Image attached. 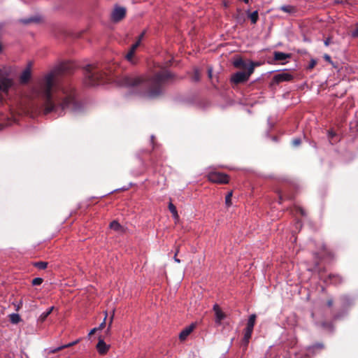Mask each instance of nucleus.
<instances>
[{
	"mask_svg": "<svg viewBox=\"0 0 358 358\" xmlns=\"http://www.w3.org/2000/svg\"><path fill=\"white\" fill-rule=\"evenodd\" d=\"M232 195H233V192H229L226 195V197H225V204H226L227 207H230L231 206V204H232V202H231Z\"/></svg>",
	"mask_w": 358,
	"mask_h": 358,
	"instance_id": "22",
	"label": "nucleus"
},
{
	"mask_svg": "<svg viewBox=\"0 0 358 358\" xmlns=\"http://www.w3.org/2000/svg\"><path fill=\"white\" fill-rule=\"evenodd\" d=\"M110 228L117 232H120L122 230V226L117 221H113L110 224Z\"/></svg>",
	"mask_w": 358,
	"mask_h": 358,
	"instance_id": "19",
	"label": "nucleus"
},
{
	"mask_svg": "<svg viewBox=\"0 0 358 358\" xmlns=\"http://www.w3.org/2000/svg\"><path fill=\"white\" fill-rule=\"evenodd\" d=\"M354 36H358V29L354 34Z\"/></svg>",
	"mask_w": 358,
	"mask_h": 358,
	"instance_id": "43",
	"label": "nucleus"
},
{
	"mask_svg": "<svg viewBox=\"0 0 358 358\" xmlns=\"http://www.w3.org/2000/svg\"><path fill=\"white\" fill-rule=\"evenodd\" d=\"M145 35V31L142 32L141 35L138 36V40H140V43L141 42V40L143 39V36Z\"/></svg>",
	"mask_w": 358,
	"mask_h": 358,
	"instance_id": "34",
	"label": "nucleus"
},
{
	"mask_svg": "<svg viewBox=\"0 0 358 358\" xmlns=\"http://www.w3.org/2000/svg\"><path fill=\"white\" fill-rule=\"evenodd\" d=\"M178 252H179V248L178 247L177 249H176V253H175V256H177Z\"/></svg>",
	"mask_w": 358,
	"mask_h": 358,
	"instance_id": "41",
	"label": "nucleus"
},
{
	"mask_svg": "<svg viewBox=\"0 0 358 358\" xmlns=\"http://www.w3.org/2000/svg\"><path fill=\"white\" fill-rule=\"evenodd\" d=\"M31 67L32 63L29 62L27 66L24 69L20 76V81L22 84H25L29 82L31 76Z\"/></svg>",
	"mask_w": 358,
	"mask_h": 358,
	"instance_id": "8",
	"label": "nucleus"
},
{
	"mask_svg": "<svg viewBox=\"0 0 358 358\" xmlns=\"http://www.w3.org/2000/svg\"><path fill=\"white\" fill-rule=\"evenodd\" d=\"M3 27H4L3 24L1 23V24H0V34H1V31H3Z\"/></svg>",
	"mask_w": 358,
	"mask_h": 358,
	"instance_id": "38",
	"label": "nucleus"
},
{
	"mask_svg": "<svg viewBox=\"0 0 358 358\" xmlns=\"http://www.w3.org/2000/svg\"><path fill=\"white\" fill-rule=\"evenodd\" d=\"M56 73L53 71L45 74L32 88L34 97L43 101V113H58L69 109L76 111L80 105L77 102L74 88L69 85H56Z\"/></svg>",
	"mask_w": 358,
	"mask_h": 358,
	"instance_id": "1",
	"label": "nucleus"
},
{
	"mask_svg": "<svg viewBox=\"0 0 358 358\" xmlns=\"http://www.w3.org/2000/svg\"><path fill=\"white\" fill-rule=\"evenodd\" d=\"M194 324H192L191 325L185 327L179 334V338L181 341H185L187 337L192 333L193 329H194Z\"/></svg>",
	"mask_w": 358,
	"mask_h": 358,
	"instance_id": "13",
	"label": "nucleus"
},
{
	"mask_svg": "<svg viewBox=\"0 0 358 358\" xmlns=\"http://www.w3.org/2000/svg\"><path fill=\"white\" fill-rule=\"evenodd\" d=\"M249 17L252 22V24H255L258 20V12L254 11L252 13L249 15Z\"/></svg>",
	"mask_w": 358,
	"mask_h": 358,
	"instance_id": "23",
	"label": "nucleus"
},
{
	"mask_svg": "<svg viewBox=\"0 0 358 358\" xmlns=\"http://www.w3.org/2000/svg\"><path fill=\"white\" fill-rule=\"evenodd\" d=\"M113 318H114V310L113 311V314L110 318V320H109V323H108V329L106 330V334H108L110 331V328H111V325H112V323H113Z\"/></svg>",
	"mask_w": 358,
	"mask_h": 358,
	"instance_id": "27",
	"label": "nucleus"
},
{
	"mask_svg": "<svg viewBox=\"0 0 358 358\" xmlns=\"http://www.w3.org/2000/svg\"><path fill=\"white\" fill-rule=\"evenodd\" d=\"M13 85V80L8 78H0V90L7 92Z\"/></svg>",
	"mask_w": 358,
	"mask_h": 358,
	"instance_id": "12",
	"label": "nucleus"
},
{
	"mask_svg": "<svg viewBox=\"0 0 358 358\" xmlns=\"http://www.w3.org/2000/svg\"><path fill=\"white\" fill-rule=\"evenodd\" d=\"M328 305L329 306H331L332 305V301H328Z\"/></svg>",
	"mask_w": 358,
	"mask_h": 358,
	"instance_id": "44",
	"label": "nucleus"
},
{
	"mask_svg": "<svg viewBox=\"0 0 358 358\" xmlns=\"http://www.w3.org/2000/svg\"><path fill=\"white\" fill-rule=\"evenodd\" d=\"M213 310L215 315V323L220 324L222 321L226 317V315L217 304L213 306Z\"/></svg>",
	"mask_w": 358,
	"mask_h": 358,
	"instance_id": "10",
	"label": "nucleus"
},
{
	"mask_svg": "<svg viewBox=\"0 0 358 358\" xmlns=\"http://www.w3.org/2000/svg\"><path fill=\"white\" fill-rule=\"evenodd\" d=\"M329 43H330V40L328 38L325 41H324V45L326 46L329 45Z\"/></svg>",
	"mask_w": 358,
	"mask_h": 358,
	"instance_id": "37",
	"label": "nucleus"
},
{
	"mask_svg": "<svg viewBox=\"0 0 358 358\" xmlns=\"http://www.w3.org/2000/svg\"><path fill=\"white\" fill-rule=\"evenodd\" d=\"M301 143V140L299 138H295L292 141V144L294 146H298Z\"/></svg>",
	"mask_w": 358,
	"mask_h": 358,
	"instance_id": "31",
	"label": "nucleus"
},
{
	"mask_svg": "<svg viewBox=\"0 0 358 358\" xmlns=\"http://www.w3.org/2000/svg\"><path fill=\"white\" fill-rule=\"evenodd\" d=\"M248 62L242 59L241 58H238L233 62V65L234 67L238 69H246L248 71V67L249 65V62Z\"/></svg>",
	"mask_w": 358,
	"mask_h": 358,
	"instance_id": "14",
	"label": "nucleus"
},
{
	"mask_svg": "<svg viewBox=\"0 0 358 358\" xmlns=\"http://www.w3.org/2000/svg\"><path fill=\"white\" fill-rule=\"evenodd\" d=\"M324 58L326 61L331 62V57L329 55H324Z\"/></svg>",
	"mask_w": 358,
	"mask_h": 358,
	"instance_id": "32",
	"label": "nucleus"
},
{
	"mask_svg": "<svg viewBox=\"0 0 358 358\" xmlns=\"http://www.w3.org/2000/svg\"><path fill=\"white\" fill-rule=\"evenodd\" d=\"M208 76L210 78L212 76V69H208Z\"/></svg>",
	"mask_w": 358,
	"mask_h": 358,
	"instance_id": "40",
	"label": "nucleus"
},
{
	"mask_svg": "<svg viewBox=\"0 0 358 358\" xmlns=\"http://www.w3.org/2000/svg\"><path fill=\"white\" fill-rule=\"evenodd\" d=\"M140 40H138L131 47L130 50L132 51L136 52V50L137 48L140 45Z\"/></svg>",
	"mask_w": 358,
	"mask_h": 358,
	"instance_id": "30",
	"label": "nucleus"
},
{
	"mask_svg": "<svg viewBox=\"0 0 358 358\" xmlns=\"http://www.w3.org/2000/svg\"><path fill=\"white\" fill-rule=\"evenodd\" d=\"M126 15V10L122 7H116L113 10L111 17L114 22H119L122 20Z\"/></svg>",
	"mask_w": 358,
	"mask_h": 358,
	"instance_id": "9",
	"label": "nucleus"
},
{
	"mask_svg": "<svg viewBox=\"0 0 358 358\" xmlns=\"http://www.w3.org/2000/svg\"><path fill=\"white\" fill-rule=\"evenodd\" d=\"M43 282V279L41 278H36L32 280L33 285H40Z\"/></svg>",
	"mask_w": 358,
	"mask_h": 358,
	"instance_id": "29",
	"label": "nucleus"
},
{
	"mask_svg": "<svg viewBox=\"0 0 358 358\" xmlns=\"http://www.w3.org/2000/svg\"><path fill=\"white\" fill-rule=\"evenodd\" d=\"M9 319L11 323L17 324L20 322V316L17 313H12L9 315Z\"/></svg>",
	"mask_w": 358,
	"mask_h": 358,
	"instance_id": "20",
	"label": "nucleus"
},
{
	"mask_svg": "<svg viewBox=\"0 0 358 358\" xmlns=\"http://www.w3.org/2000/svg\"><path fill=\"white\" fill-rule=\"evenodd\" d=\"M55 307H50L47 311L43 312L38 317V321L43 322L45 320V319L48 317V315L52 312Z\"/></svg>",
	"mask_w": 358,
	"mask_h": 358,
	"instance_id": "17",
	"label": "nucleus"
},
{
	"mask_svg": "<svg viewBox=\"0 0 358 358\" xmlns=\"http://www.w3.org/2000/svg\"><path fill=\"white\" fill-rule=\"evenodd\" d=\"M174 261L177 263L180 262V260L179 259H178L176 256H174Z\"/></svg>",
	"mask_w": 358,
	"mask_h": 358,
	"instance_id": "39",
	"label": "nucleus"
},
{
	"mask_svg": "<svg viewBox=\"0 0 358 358\" xmlns=\"http://www.w3.org/2000/svg\"><path fill=\"white\" fill-rule=\"evenodd\" d=\"M169 210L171 211V213H172L173 215V217L176 219V220H178L179 218V215L178 214V211L176 210V206L172 203H170L169 204Z\"/></svg>",
	"mask_w": 358,
	"mask_h": 358,
	"instance_id": "21",
	"label": "nucleus"
},
{
	"mask_svg": "<svg viewBox=\"0 0 358 358\" xmlns=\"http://www.w3.org/2000/svg\"><path fill=\"white\" fill-rule=\"evenodd\" d=\"M207 178L208 180L214 183L227 184L229 182L228 175L217 171L209 172L207 175Z\"/></svg>",
	"mask_w": 358,
	"mask_h": 358,
	"instance_id": "5",
	"label": "nucleus"
},
{
	"mask_svg": "<svg viewBox=\"0 0 358 358\" xmlns=\"http://www.w3.org/2000/svg\"><path fill=\"white\" fill-rule=\"evenodd\" d=\"M289 57H290L289 54H286V53H284L282 52H274V59L276 61L285 60Z\"/></svg>",
	"mask_w": 358,
	"mask_h": 358,
	"instance_id": "16",
	"label": "nucleus"
},
{
	"mask_svg": "<svg viewBox=\"0 0 358 358\" xmlns=\"http://www.w3.org/2000/svg\"><path fill=\"white\" fill-rule=\"evenodd\" d=\"M199 79H200V73L197 69H195L194 76L192 77V80L195 82H197L199 80Z\"/></svg>",
	"mask_w": 358,
	"mask_h": 358,
	"instance_id": "28",
	"label": "nucleus"
},
{
	"mask_svg": "<svg viewBox=\"0 0 358 358\" xmlns=\"http://www.w3.org/2000/svg\"><path fill=\"white\" fill-rule=\"evenodd\" d=\"M135 54L134 51H132L129 50V51L127 52V54L125 55V58L127 61H129L131 63H134L133 60L134 55Z\"/></svg>",
	"mask_w": 358,
	"mask_h": 358,
	"instance_id": "24",
	"label": "nucleus"
},
{
	"mask_svg": "<svg viewBox=\"0 0 358 358\" xmlns=\"http://www.w3.org/2000/svg\"><path fill=\"white\" fill-rule=\"evenodd\" d=\"M259 63L250 62L247 71H238L234 73L231 78L232 83L238 84L247 81L254 72L255 67L259 66Z\"/></svg>",
	"mask_w": 358,
	"mask_h": 358,
	"instance_id": "4",
	"label": "nucleus"
},
{
	"mask_svg": "<svg viewBox=\"0 0 358 358\" xmlns=\"http://www.w3.org/2000/svg\"><path fill=\"white\" fill-rule=\"evenodd\" d=\"M300 211H301V213L302 215H303V214H304L303 210L302 209H300Z\"/></svg>",
	"mask_w": 358,
	"mask_h": 358,
	"instance_id": "45",
	"label": "nucleus"
},
{
	"mask_svg": "<svg viewBox=\"0 0 358 358\" xmlns=\"http://www.w3.org/2000/svg\"><path fill=\"white\" fill-rule=\"evenodd\" d=\"M78 343V340L75 341H73V342H72V343H68V344H66V345H62V346L58 347V348H55V349H53V350H51V351H50V352H52V353H55V352H58V351H59V350H62V349H64V348L71 347V346H73V345H76V343Z\"/></svg>",
	"mask_w": 358,
	"mask_h": 358,
	"instance_id": "18",
	"label": "nucleus"
},
{
	"mask_svg": "<svg viewBox=\"0 0 358 358\" xmlns=\"http://www.w3.org/2000/svg\"><path fill=\"white\" fill-rule=\"evenodd\" d=\"M293 76L288 72H281L275 74L271 80V85H275L283 82H289L293 79Z\"/></svg>",
	"mask_w": 358,
	"mask_h": 358,
	"instance_id": "7",
	"label": "nucleus"
},
{
	"mask_svg": "<svg viewBox=\"0 0 358 358\" xmlns=\"http://www.w3.org/2000/svg\"><path fill=\"white\" fill-rule=\"evenodd\" d=\"M105 72L99 71L94 65H88L85 69V83L88 85H95L104 83Z\"/></svg>",
	"mask_w": 358,
	"mask_h": 358,
	"instance_id": "3",
	"label": "nucleus"
},
{
	"mask_svg": "<svg viewBox=\"0 0 358 358\" xmlns=\"http://www.w3.org/2000/svg\"><path fill=\"white\" fill-rule=\"evenodd\" d=\"M48 263L45 262H38L35 264V266L39 269H45L47 268Z\"/></svg>",
	"mask_w": 358,
	"mask_h": 358,
	"instance_id": "25",
	"label": "nucleus"
},
{
	"mask_svg": "<svg viewBox=\"0 0 358 358\" xmlns=\"http://www.w3.org/2000/svg\"><path fill=\"white\" fill-rule=\"evenodd\" d=\"M255 320H256V315H255V314L251 315L248 319L247 327L245 328V333H244V337H243V342L245 345H248V343H249V340L251 338L253 328H254V326L255 324Z\"/></svg>",
	"mask_w": 358,
	"mask_h": 358,
	"instance_id": "6",
	"label": "nucleus"
},
{
	"mask_svg": "<svg viewBox=\"0 0 358 358\" xmlns=\"http://www.w3.org/2000/svg\"><path fill=\"white\" fill-rule=\"evenodd\" d=\"M174 78L169 71L164 70L155 73L153 76L127 75L120 80V85L134 89H140L145 96L154 99L164 92V85Z\"/></svg>",
	"mask_w": 358,
	"mask_h": 358,
	"instance_id": "2",
	"label": "nucleus"
},
{
	"mask_svg": "<svg viewBox=\"0 0 358 358\" xmlns=\"http://www.w3.org/2000/svg\"><path fill=\"white\" fill-rule=\"evenodd\" d=\"M96 331H98V329L97 328H94L92 329L90 333H89V336H92V334H94Z\"/></svg>",
	"mask_w": 358,
	"mask_h": 358,
	"instance_id": "33",
	"label": "nucleus"
},
{
	"mask_svg": "<svg viewBox=\"0 0 358 358\" xmlns=\"http://www.w3.org/2000/svg\"><path fill=\"white\" fill-rule=\"evenodd\" d=\"M335 136V133H334L332 131H329V137L330 138H332Z\"/></svg>",
	"mask_w": 358,
	"mask_h": 358,
	"instance_id": "35",
	"label": "nucleus"
},
{
	"mask_svg": "<svg viewBox=\"0 0 358 358\" xmlns=\"http://www.w3.org/2000/svg\"><path fill=\"white\" fill-rule=\"evenodd\" d=\"M317 347L319 348H322L323 345L322 344H318V345H317Z\"/></svg>",
	"mask_w": 358,
	"mask_h": 358,
	"instance_id": "42",
	"label": "nucleus"
},
{
	"mask_svg": "<svg viewBox=\"0 0 358 358\" xmlns=\"http://www.w3.org/2000/svg\"><path fill=\"white\" fill-rule=\"evenodd\" d=\"M280 9L285 13L289 14H294L296 12V8L295 6L292 5H284L280 7Z\"/></svg>",
	"mask_w": 358,
	"mask_h": 358,
	"instance_id": "15",
	"label": "nucleus"
},
{
	"mask_svg": "<svg viewBox=\"0 0 358 358\" xmlns=\"http://www.w3.org/2000/svg\"><path fill=\"white\" fill-rule=\"evenodd\" d=\"M315 64H316L315 61L313 60L311 62V63L310 64V69L313 68L315 66Z\"/></svg>",
	"mask_w": 358,
	"mask_h": 358,
	"instance_id": "36",
	"label": "nucleus"
},
{
	"mask_svg": "<svg viewBox=\"0 0 358 358\" xmlns=\"http://www.w3.org/2000/svg\"><path fill=\"white\" fill-rule=\"evenodd\" d=\"M96 348L98 352L100 355H106L108 352V350L110 349V345H107L103 338H99V342L96 344Z\"/></svg>",
	"mask_w": 358,
	"mask_h": 358,
	"instance_id": "11",
	"label": "nucleus"
},
{
	"mask_svg": "<svg viewBox=\"0 0 358 358\" xmlns=\"http://www.w3.org/2000/svg\"><path fill=\"white\" fill-rule=\"evenodd\" d=\"M104 315H105V317H104V319H103V322L97 327L98 330H102L104 328L105 325H106V318H107V316H108V313H107L106 311L104 313Z\"/></svg>",
	"mask_w": 358,
	"mask_h": 358,
	"instance_id": "26",
	"label": "nucleus"
},
{
	"mask_svg": "<svg viewBox=\"0 0 358 358\" xmlns=\"http://www.w3.org/2000/svg\"><path fill=\"white\" fill-rule=\"evenodd\" d=\"M243 1H244L245 3H248V1H249V0H243Z\"/></svg>",
	"mask_w": 358,
	"mask_h": 358,
	"instance_id": "46",
	"label": "nucleus"
}]
</instances>
